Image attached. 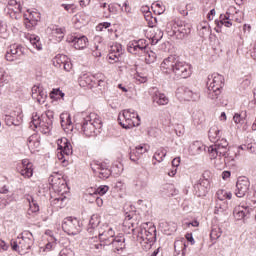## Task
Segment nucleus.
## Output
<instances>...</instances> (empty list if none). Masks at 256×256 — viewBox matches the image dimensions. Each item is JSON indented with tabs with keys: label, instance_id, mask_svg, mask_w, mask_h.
I'll use <instances>...</instances> for the list:
<instances>
[{
	"label": "nucleus",
	"instance_id": "1",
	"mask_svg": "<svg viewBox=\"0 0 256 256\" xmlns=\"http://www.w3.org/2000/svg\"><path fill=\"white\" fill-rule=\"evenodd\" d=\"M163 73L172 74L176 79H187L193 73L191 64L179 60L176 55H170L160 65Z\"/></svg>",
	"mask_w": 256,
	"mask_h": 256
},
{
	"label": "nucleus",
	"instance_id": "2",
	"mask_svg": "<svg viewBox=\"0 0 256 256\" xmlns=\"http://www.w3.org/2000/svg\"><path fill=\"white\" fill-rule=\"evenodd\" d=\"M208 155L210 159H214V167L222 171L227 165V157H229V142L225 139L218 140L214 145L208 147Z\"/></svg>",
	"mask_w": 256,
	"mask_h": 256
},
{
	"label": "nucleus",
	"instance_id": "3",
	"mask_svg": "<svg viewBox=\"0 0 256 256\" xmlns=\"http://www.w3.org/2000/svg\"><path fill=\"white\" fill-rule=\"evenodd\" d=\"M127 49L129 53H132V55L145 53V61L149 65H151V63H155L157 60V54L153 52V50H147V43H145V40L143 39L130 41L127 45Z\"/></svg>",
	"mask_w": 256,
	"mask_h": 256
},
{
	"label": "nucleus",
	"instance_id": "4",
	"mask_svg": "<svg viewBox=\"0 0 256 256\" xmlns=\"http://www.w3.org/2000/svg\"><path fill=\"white\" fill-rule=\"evenodd\" d=\"M225 78L218 73H214L208 76L207 80V95L208 99L215 101V99H219V95H221V89H223V83Z\"/></svg>",
	"mask_w": 256,
	"mask_h": 256
},
{
	"label": "nucleus",
	"instance_id": "5",
	"mask_svg": "<svg viewBox=\"0 0 256 256\" xmlns=\"http://www.w3.org/2000/svg\"><path fill=\"white\" fill-rule=\"evenodd\" d=\"M118 122L123 129H133L141 125V117L133 109H126L119 113Z\"/></svg>",
	"mask_w": 256,
	"mask_h": 256
},
{
	"label": "nucleus",
	"instance_id": "6",
	"mask_svg": "<svg viewBox=\"0 0 256 256\" xmlns=\"http://www.w3.org/2000/svg\"><path fill=\"white\" fill-rule=\"evenodd\" d=\"M53 112L47 111L46 116H40L39 114H34L32 116L31 127L34 129H39L41 133L47 135L51 133L53 127Z\"/></svg>",
	"mask_w": 256,
	"mask_h": 256
},
{
	"label": "nucleus",
	"instance_id": "7",
	"mask_svg": "<svg viewBox=\"0 0 256 256\" xmlns=\"http://www.w3.org/2000/svg\"><path fill=\"white\" fill-rule=\"evenodd\" d=\"M10 245L17 253H27L33 247V234L28 231L23 232L16 240H11Z\"/></svg>",
	"mask_w": 256,
	"mask_h": 256
},
{
	"label": "nucleus",
	"instance_id": "8",
	"mask_svg": "<svg viewBox=\"0 0 256 256\" xmlns=\"http://www.w3.org/2000/svg\"><path fill=\"white\" fill-rule=\"evenodd\" d=\"M101 118L95 113L84 118L82 123V133L85 137H95L97 135V129H101Z\"/></svg>",
	"mask_w": 256,
	"mask_h": 256
},
{
	"label": "nucleus",
	"instance_id": "9",
	"mask_svg": "<svg viewBox=\"0 0 256 256\" xmlns=\"http://www.w3.org/2000/svg\"><path fill=\"white\" fill-rule=\"evenodd\" d=\"M241 23L243 21V12L237 10L235 6H230L226 12V14L220 15V20L217 23L218 27L220 25H224V27H231L233 22Z\"/></svg>",
	"mask_w": 256,
	"mask_h": 256
},
{
	"label": "nucleus",
	"instance_id": "10",
	"mask_svg": "<svg viewBox=\"0 0 256 256\" xmlns=\"http://www.w3.org/2000/svg\"><path fill=\"white\" fill-rule=\"evenodd\" d=\"M62 229L67 235H79L81 232V224L79 220L74 217H66L62 223Z\"/></svg>",
	"mask_w": 256,
	"mask_h": 256
},
{
	"label": "nucleus",
	"instance_id": "11",
	"mask_svg": "<svg viewBox=\"0 0 256 256\" xmlns=\"http://www.w3.org/2000/svg\"><path fill=\"white\" fill-rule=\"evenodd\" d=\"M99 237L100 243H103V245H111V241L115 237V230L111 228V226L107 224H103L99 229L97 233Z\"/></svg>",
	"mask_w": 256,
	"mask_h": 256
},
{
	"label": "nucleus",
	"instance_id": "12",
	"mask_svg": "<svg viewBox=\"0 0 256 256\" xmlns=\"http://www.w3.org/2000/svg\"><path fill=\"white\" fill-rule=\"evenodd\" d=\"M251 182L247 177H240L236 183L235 195L236 197H245L249 193Z\"/></svg>",
	"mask_w": 256,
	"mask_h": 256
},
{
	"label": "nucleus",
	"instance_id": "13",
	"mask_svg": "<svg viewBox=\"0 0 256 256\" xmlns=\"http://www.w3.org/2000/svg\"><path fill=\"white\" fill-rule=\"evenodd\" d=\"M151 149V146L149 144H140L137 145L134 149L130 151V159L137 163V161L145 155V153H149V150Z\"/></svg>",
	"mask_w": 256,
	"mask_h": 256
},
{
	"label": "nucleus",
	"instance_id": "14",
	"mask_svg": "<svg viewBox=\"0 0 256 256\" xmlns=\"http://www.w3.org/2000/svg\"><path fill=\"white\" fill-rule=\"evenodd\" d=\"M92 171L97 173L100 179H109V175H111V170L105 163L92 164Z\"/></svg>",
	"mask_w": 256,
	"mask_h": 256
},
{
	"label": "nucleus",
	"instance_id": "15",
	"mask_svg": "<svg viewBox=\"0 0 256 256\" xmlns=\"http://www.w3.org/2000/svg\"><path fill=\"white\" fill-rule=\"evenodd\" d=\"M21 55H23V47H21L20 45L13 44L8 49L5 57H6V60L13 62V61H17V59H19Z\"/></svg>",
	"mask_w": 256,
	"mask_h": 256
},
{
	"label": "nucleus",
	"instance_id": "16",
	"mask_svg": "<svg viewBox=\"0 0 256 256\" xmlns=\"http://www.w3.org/2000/svg\"><path fill=\"white\" fill-rule=\"evenodd\" d=\"M176 94L177 97L183 101H195L198 97L197 93L191 91V89L187 87L178 88Z\"/></svg>",
	"mask_w": 256,
	"mask_h": 256
},
{
	"label": "nucleus",
	"instance_id": "17",
	"mask_svg": "<svg viewBox=\"0 0 256 256\" xmlns=\"http://www.w3.org/2000/svg\"><path fill=\"white\" fill-rule=\"evenodd\" d=\"M24 17V23L26 25V28L29 29V31H31V28L35 27V25H37V22L41 20V14H39V12L36 11H28V16L27 14H25Z\"/></svg>",
	"mask_w": 256,
	"mask_h": 256
},
{
	"label": "nucleus",
	"instance_id": "18",
	"mask_svg": "<svg viewBox=\"0 0 256 256\" xmlns=\"http://www.w3.org/2000/svg\"><path fill=\"white\" fill-rule=\"evenodd\" d=\"M32 98L41 105L45 103V99H47V92L43 90V87L35 85L32 87Z\"/></svg>",
	"mask_w": 256,
	"mask_h": 256
},
{
	"label": "nucleus",
	"instance_id": "19",
	"mask_svg": "<svg viewBox=\"0 0 256 256\" xmlns=\"http://www.w3.org/2000/svg\"><path fill=\"white\" fill-rule=\"evenodd\" d=\"M234 217L237 221H241L243 219H249L251 216V208L238 206L234 209Z\"/></svg>",
	"mask_w": 256,
	"mask_h": 256
},
{
	"label": "nucleus",
	"instance_id": "20",
	"mask_svg": "<svg viewBox=\"0 0 256 256\" xmlns=\"http://www.w3.org/2000/svg\"><path fill=\"white\" fill-rule=\"evenodd\" d=\"M58 151L69 157V155H73V146H71L67 138H62L58 140Z\"/></svg>",
	"mask_w": 256,
	"mask_h": 256
},
{
	"label": "nucleus",
	"instance_id": "21",
	"mask_svg": "<svg viewBox=\"0 0 256 256\" xmlns=\"http://www.w3.org/2000/svg\"><path fill=\"white\" fill-rule=\"evenodd\" d=\"M68 42L73 43L74 47L79 50L85 49V47L89 45V40L87 39L86 36H80V37L71 36L70 38H68Z\"/></svg>",
	"mask_w": 256,
	"mask_h": 256
},
{
	"label": "nucleus",
	"instance_id": "22",
	"mask_svg": "<svg viewBox=\"0 0 256 256\" xmlns=\"http://www.w3.org/2000/svg\"><path fill=\"white\" fill-rule=\"evenodd\" d=\"M20 175H22V177L25 179H31V177H33V163L27 159L22 160Z\"/></svg>",
	"mask_w": 256,
	"mask_h": 256
},
{
	"label": "nucleus",
	"instance_id": "23",
	"mask_svg": "<svg viewBox=\"0 0 256 256\" xmlns=\"http://www.w3.org/2000/svg\"><path fill=\"white\" fill-rule=\"evenodd\" d=\"M137 238L141 243H146L148 249H151V243H153V234L151 232L147 231V229H140Z\"/></svg>",
	"mask_w": 256,
	"mask_h": 256
},
{
	"label": "nucleus",
	"instance_id": "24",
	"mask_svg": "<svg viewBox=\"0 0 256 256\" xmlns=\"http://www.w3.org/2000/svg\"><path fill=\"white\" fill-rule=\"evenodd\" d=\"M28 149L35 153V151H39L41 147V137L37 134H33L28 138Z\"/></svg>",
	"mask_w": 256,
	"mask_h": 256
},
{
	"label": "nucleus",
	"instance_id": "25",
	"mask_svg": "<svg viewBox=\"0 0 256 256\" xmlns=\"http://www.w3.org/2000/svg\"><path fill=\"white\" fill-rule=\"evenodd\" d=\"M61 127L64 129L65 133H71L73 131V122L71 121V115L67 113H62L60 115Z\"/></svg>",
	"mask_w": 256,
	"mask_h": 256
},
{
	"label": "nucleus",
	"instance_id": "26",
	"mask_svg": "<svg viewBox=\"0 0 256 256\" xmlns=\"http://www.w3.org/2000/svg\"><path fill=\"white\" fill-rule=\"evenodd\" d=\"M78 83L80 87H88V89H93V85H95V80H93V76L83 73L78 78Z\"/></svg>",
	"mask_w": 256,
	"mask_h": 256
},
{
	"label": "nucleus",
	"instance_id": "27",
	"mask_svg": "<svg viewBox=\"0 0 256 256\" xmlns=\"http://www.w3.org/2000/svg\"><path fill=\"white\" fill-rule=\"evenodd\" d=\"M123 55V46L121 44H114L111 46L110 54L108 55V58L111 61H119V57Z\"/></svg>",
	"mask_w": 256,
	"mask_h": 256
},
{
	"label": "nucleus",
	"instance_id": "28",
	"mask_svg": "<svg viewBox=\"0 0 256 256\" xmlns=\"http://www.w3.org/2000/svg\"><path fill=\"white\" fill-rule=\"evenodd\" d=\"M110 245H112V247L114 249H116V251H122V249H125V235L123 234H118L117 236L114 237L113 240H111Z\"/></svg>",
	"mask_w": 256,
	"mask_h": 256
},
{
	"label": "nucleus",
	"instance_id": "29",
	"mask_svg": "<svg viewBox=\"0 0 256 256\" xmlns=\"http://www.w3.org/2000/svg\"><path fill=\"white\" fill-rule=\"evenodd\" d=\"M141 12L144 14L146 21H148L149 27H154L155 23H157V18L152 16L153 14L151 13L149 6H142Z\"/></svg>",
	"mask_w": 256,
	"mask_h": 256
},
{
	"label": "nucleus",
	"instance_id": "30",
	"mask_svg": "<svg viewBox=\"0 0 256 256\" xmlns=\"http://www.w3.org/2000/svg\"><path fill=\"white\" fill-rule=\"evenodd\" d=\"M25 39L35 47L38 51H41L43 49V45L41 44V38L35 34H25Z\"/></svg>",
	"mask_w": 256,
	"mask_h": 256
},
{
	"label": "nucleus",
	"instance_id": "31",
	"mask_svg": "<svg viewBox=\"0 0 256 256\" xmlns=\"http://www.w3.org/2000/svg\"><path fill=\"white\" fill-rule=\"evenodd\" d=\"M152 101L154 103H157V105H168L169 104V98L165 94H163L159 91H156L154 93V95L152 96Z\"/></svg>",
	"mask_w": 256,
	"mask_h": 256
},
{
	"label": "nucleus",
	"instance_id": "32",
	"mask_svg": "<svg viewBox=\"0 0 256 256\" xmlns=\"http://www.w3.org/2000/svg\"><path fill=\"white\" fill-rule=\"evenodd\" d=\"M205 145L199 141L193 142L189 147V153L191 155H199L202 151H204Z\"/></svg>",
	"mask_w": 256,
	"mask_h": 256
},
{
	"label": "nucleus",
	"instance_id": "33",
	"mask_svg": "<svg viewBox=\"0 0 256 256\" xmlns=\"http://www.w3.org/2000/svg\"><path fill=\"white\" fill-rule=\"evenodd\" d=\"M192 121L194 125H203L205 123V114L201 110H196L192 113Z\"/></svg>",
	"mask_w": 256,
	"mask_h": 256
},
{
	"label": "nucleus",
	"instance_id": "34",
	"mask_svg": "<svg viewBox=\"0 0 256 256\" xmlns=\"http://www.w3.org/2000/svg\"><path fill=\"white\" fill-rule=\"evenodd\" d=\"M185 242L183 241H175L174 243V256H185V249H186Z\"/></svg>",
	"mask_w": 256,
	"mask_h": 256
},
{
	"label": "nucleus",
	"instance_id": "35",
	"mask_svg": "<svg viewBox=\"0 0 256 256\" xmlns=\"http://www.w3.org/2000/svg\"><path fill=\"white\" fill-rule=\"evenodd\" d=\"M50 181L52 183V187H54L55 189H65L66 184H65V180L61 179L59 176L54 175L50 177Z\"/></svg>",
	"mask_w": 256,
	"mask_h": 256
},
{
	"label": "nucleus",
	"instance_id": "36",
	"mask_svg": "<svg viewBox=\"0 0 256 256\" xmlns=\"http://www.w3.org/2000/svg\"><path fill=\"white\" fill-rule=\"evenodd\" d=\"M88 244L92 251H101L104 245L103 242H99V238H97V236L90 238Z\"/></svg>",
	"mask_w": 256,
	"mask_h": 256
},
{
	"label": "nucleus",
	"instance_id": "37",
	"mask_svg": "<svg viewBox=\"0 0 256 256\" xmlns=\"http://www.w3.org/2000/svg\"><path fill=\"white\" fill-rule=\"evenodd\" d=\"M228 209L229 204L227 203V201L218 200L215 206L214 213L216 215H221V213H225V211H227Z\"/></svg>",
	"mask_w": 256,
	"mask_h": 256
},
{
	"label": "nucleus",
	"instance_id": "38",
	"mask_svg": "<svg viewBox=\"0 0 256 256\" xmlns=\"http://www.w3.org/2000/svg\"><path fill=\"white\" fill-rule=\"evenodd\" d=\"M26 199L29 203V213H39V203H37V200L30 195H28Z\"/></svg>",
	"mask_w": 256,
	"mask_h": 256
},
{
	"label": "nucleus",
	"instance_id": "39",
	"mask_svg": "<svg viewBox=\"0 0 256 256\" xmlns=\"http://www.w3.org/2000/svg\"><path fill=\"white\" fill-rule=\"evenodd\" d=\"M134 187L138 191H143L146 187H149V180L147 178H138L134 180Z\"/></svg>",
	"mask_w": 256,
	"mask_h": 256
},
{
	"label": "nucleus",
	"instance_id": "40",
	"mask_svg": "<svg viewBox=\"0 0 256 256\" xmlns=\"http://www.w3.org/2000/svg\"><path fill=\"white\" fill-rule=\"evenodd\" d=\"M99 223H101V218H99V215L94 214L91 216L89 221V233H93V230L97 227H99Z\"/></svg>",
	"mask_w": 256,
	"mask_h": 256
},
{
	"label": "nucleus",
	"instance_id": "41",
	"mask_svg": "<svg viewBox=\"0 0 256 256\" xmlns=\"http://www.w3.org/2000/svg\"><path fill=\"white\" fill-rule=\"evenodd\" d=\"M51 204L58 209H63V207L67 205V197L58 196L52 200Z\"/></svg>",
	"mask_w": 256,
	"mask_h": 256
},
{
	"label": "nucleus",
	"instance_id": "42",
	"mask_svg": "<svg viewBox=\"0 0 256 256\" xmlns=\"http://www.w3.org/2000/svg\"><path fill=\"white\" fill-rule=\"evenodd\" d=\"M68 57L63 54H58L56 57L53 58V65L54 67H57L58 69H61L65 62L67 61Z\"/></svg>",
	"mask_w": 256,
	"mask_h": 256
},
{
	"label": "nucleus",
	"instance_id": "43",
	"mask_svg": "<svg viewBox=\"0 0 256 256\" xmlns=\"http://www.w3.org/2000/svg\"><path fill=\"white\" fill-rule=\"evenodd\" d=\"M247 119V112L236 113L233 116V121L236 125H243Z\"/></svg>",
	"mask_w": 256,
	"mask_h": 256
},
{
	"label": "nucleus",
	"instance_id": "44",
	"mask_svg": "<svg viewBox=\"0 0 256 256\" xmlns=\"http://www.w3.org/2000/svg\"><path fill=\"white\" fill-rule=\"evenodd\" d=\"M165 157H167V150L165 148H160L155 152L153 159H155V161L158 163H162Z\"/></svg>",
	"mask_w": 256,
	"mask_h": 256
},
{
	"label": "nucleus",
	"instance_id": "45",
	"mask_svg": "<svg viewBox=\"0 0 256 256\" xmlns=\"http://www.w3.org/2000/svg\"><path fill=\"white\" fill-rule=\"evenodd\" d=\"M8 7L12 11H14V13H19L22 9L21 0H9L8 1Z\"/></svg>",
	"mask_w": 256,
	"mask_h": 256
},
{
	"label": "nucleus",
	"instance_id": "46",
	"mask_svg": "<svg viewBox=\"0 0 256 256\" xmlns=\"http://www.w3.org/2000/svg\"><path fill=\"white\" fill-rule=\"evenodd\" d=\"M217 197H218V201H225L226 199L230 200L233 197V193L227 190H218Z\"/></svg>",
	"mask_w": 256,
	"mask_h": 256
},
{
	"label": "nucleus",
	"instance_id": "47",
	"mask_svg": "<svg viewBox=\"0 0 256 256\" xmlns=\"http://www.w3.org/2000/svg\"><path fill=\"white\" fill-rule=\"evenodd\" d=\"M194 189H195L196 194L198 195V197H203V196H205V193H207V188H205L203 183L195 184Z\"/></svg>",
	"mask_w": 256,
	"mask_h": 256
},
{
	"label": "nucleus",
	"instance_id": "48",
	"mask_svg": "<svg viewBox=\"0 0 256 256\" xmlns=\"http://www.w3.org/2000/svg\"><path fill=\"white\" fill-rule=\"evenodd\" d=\"M92 79H95L98 82V87H103V85H105V81H107V77H105L103 73L94 74Z\"/></svg>",
	"mask_w": 256,
	"mask_h": 256
},
{
	"label": "nucleus",
	"instance_id": "49",
	"mask_svg": "<svg viewBox=\"0 0 256 256\" xmlns=\"http://www.w3.org/2000/svg\"><path fill=\"white\" fill-rule=\"evenodd\" d=\"M223 235V231L219 227H215L211 230L210 238L212 241H217Z\"/></svg>",
	"mask_w": 256,
	"mask_h": 256
},
{
	"label": "nucleus",
	"instance_id": "50",
	"mask_svg": "<svg viewBox=\"0 0 256 256\" xmlns=\"http://www.w3.org/2000/svg\"><path fill=\"white\" fill-rule=\"evenodd\" d=\"M15 33L17 31V28H13L11 25H7L5 22L0 21V33Z\"/></svg>",
	"mask_w": 256,
	"mask_h": 256
},
{
	"label": "nucleus",
	"instance_id": "51",
	"mask_svg": "<svg viewBox=\"0 0 256 256\" xmlns=\"http://www.w3.org/2000/svg\"><path fill=\"white\" fill-rule=\"evenodd\" d=\"M151 39L152 45H157L163 39V33L148 34Z\"/></svg>",
	"mask_w": 256,
	"mask_h": 256
},
{
	"label": "nucleus",
	"instance_id": "52",
	"mask_svg": "<svg viewBox=\"0 0 256 256\" xmlns=\"http://www.w3.org/2000/svg\"><path fill=\"white\" fill-rule=\"evenodd\" d=\"M173 33H191V24H181L177 31Z\"/></svg>",
	"mask_w": 256,
	"mask_h": 256
},
{
	"label": "nucleus",
	"instance_id": "53",
	"mask_svg": "<svg viewBox=\"0 0 256 256\" xmlns=\"http://www.w3.org/2000/svg\"><path fill=\"white\" fill-rule=\"evenodd\" d=\"M57 245V238L52 237L51 239L48 240V243L45 246L44 251H51V249H55Z\"/></svg>",
	"mask_w": 256,
	"mask_h": 256
},
{
	"label": "nucleus",
	"instance_id": "54",
	"mask_svg": "<svg viewBox=\"0 0 256 256\" xmlns=\"http://www.w3.org/2000/svg\"><path fill=\"white\" fill-rule=\"evenodd\" d=\"M51 99H59V97H65V93H63L60 89H53L50 93Z\"/></svg>",
	"mask_w": 256,
	"mask_h": 256
},
{
	"label": "nucleus",
	"instance_id": "55",
	"mask_svg": "<svg viewBox=\"0 0 256 256\" xmlns=\"http://www.w3.org/2000/svg\"><path fill=\"white\" fill-rule=\"evenodd\" d=\"M219 133H221V131H219L218 127H212L209 130L208 135L209 137H212V139H217V137H219Z\"/></svg>",
	"mask_w": 256,
	"mask_h": 256
},
{
	"label": "nucleus",
	"instance_id": "56",
	"mask_svg": "<svg viewBox=\"0 0 256 256\" xmlns=\"http://www.w3.org/2000/svg\"><path fill=\"white\" fill-rule=\"evenodd\" d=\"M9 201H13L12 196H7V199L0 198V209H5L9 205Z\"/></svg>",
	"mask_w": 256,
	"mask_h": 256
},
{
	"label": "nucleus",
	"instance_id": "57",
	"mask_svg": "<svg viewBox=\"0 0 256 256\" xmlns=\"http://www.w3.org/2000/svg\"><path fill=\"white\" fill-rule=\"evenodd\" d=\"M109 27H111V23L109 22L100 23L96 26V31H105L106 29H109Z\"/></svg>",
	"mask_w": 256,
	"mask_h": 256
},
{
	"label": "nucleus",
	"instance_id": "58",
	"mask_svg": "<svg viewBox=\"0 0 256 256\" xmlns=\"http://www.w3.org/2000/svg\"><path fill=\"white\" fill-rule=\"evenodd\" d=\"M59 256H75V252L71 248H64L60 251Z\"/></svg>",
	"mask_w": 256,
	"mask_h": 256
},
{
	"label": "nucleus",
	"instance_id": "59",
	"mask_svg": "<svg viewBox=\"0 0 256 256\" xmlns=\"http://www.w3.org/2000/svg\"><path fill=\"white\" fill-rule=\"evenodd\" d=\"M107 191H109V186H100L96 189V195H105V193H107Z\"/></svg>",
	"mask_w": 256,
	"mask_h": 256
},
{
	"label": "nucleus",
	"instance_id": "60",
	"mask_svg": "<svg viewBox=\"0 0 256 256\" xmlns=\"http://www.w3.org/2000/svg\"><path fill=\"white\" fill-rule=\"evenodd\" d=\"M64 71H71L73 69V63H71V60H69V58H67V60L64 62V64L62 65Z\"/></svg>",
	"mask_w": 256,
	"mask_h": 256
},
{
	"label": "nucleus",
	"instance_id": "61",
	"mask_svg": "<svg viewBox=\"0 0 256 256\" xmlns=\"http://www.w3.org/2000/svg\"><path fill=\"white\" fill-rule=\"evenodd\" d=\"M134 79H136L138 83H147V76H141V74H136Z\"/></svg>",
	"mask_w": 256,
	"mask_h": 256
},
{
	"label": "nucleus",
	"instance_id": "62",
	"mask_svg": "<svg viewBox=\"0 0 256 256\" xmlns=\"http://www.w3.org/2000/svg\"><path fill=\"white\" fill-rule=\"evenodd\" d=\"M7 249H9V245H7V243H5V241L0 239V253L7 251Z\"/></svg>",
	"mask_w": 256,
	"mask_h": 256
},
{
	"label": "nucleus",
	"instance_id": "63",
	"mask_svg": "<svg viewBox=\"0 0 256 256\" xmlns=\"http://www.w3.org/2000/svg\"><path fill=\"white\" fill-rule=\"evenodd\" d=\"M97 195V188H89L88 189V199L93 197L95 199Z\"/></svg>",
	"mask_w": 256,
	"mask_h": 256
},
{
	"label": "nucleus",
	"instance_id": "64",
	"mask_svg": "<svg viewBox=\"0 0 256 256\" xmlns=\"http://www.w3.org/2000/svg\"><path fill=\"white\" fill-rule=\"evenodd\" d=\"M123 7L124 9L122 8V11H124V13H131V6H129V2H124Z\"/></svg>",
	"mask_w": 256,
	"mask_h": 256
}]
</instances>
